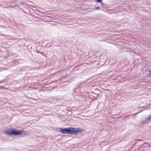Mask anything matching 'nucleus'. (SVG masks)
<instances>
[{"label": "nucleus", "instance_id": "f257e3e1", "mask_svg": "<svg viewBox=\"0 0 151 151\" xmlns=\"http://www.w3.org/2000/svg\"><path fill=\"white\" fill-rule=\"evenodd\" d=\"M5 133L7 134H14L22 136L29 134V133L23 130H15L12 129H9L6 130Z\"/></svg>", "mask_w": 151, "mask_h": 151}, {"label": "nucleus", "instance_id": "f03ea898", "mask_svg": "<svg viewBox=\"0 0 151 151\" xmlns=\"http://www.w3.org/2000/svg\"><path fill=\"white\" fill-rule=\"evenodd\" d=\"M70 134H75L78 132L83 133L84 132V130L80 128L75 127H70Z\"/></svg>", "mask_w": 151, "mask_h": 151}, {"label": "nucleus", "instance_id": "7ed1b4c3", "mask_svg": "<svg viewBox=\"0 0 151 151\" xmlns=\"http://www.w3.org/2000/svg\"><path fill=\"white\" fill-rule=\"evenodd\" d=\"M60 132L64 134H70V127L62 128L60 129Z\"/></svg>", "mask_w": 151, "mask_h": 151}, {"label": "nucleus", "instance_id": "20e7f679", "mask_svg": "<svg viewBox=\"0 0 151 151\" xmlns=\"http://www.w3.org/2000/svg\"><path fill=\"white\" fill-rule=\"evenodd\" d=\"M92 96L94 98H96L97 97V95L96 93H92Z\"/></svg>", "mask_w": 151, "mask_h": 151}, {"label": "nucleus", "instance_id": "39448f33", "mask_svg": "<svg viewBox=\"0 0 151 151\" xmlns=\"http://www.w3.org/2000/svg\"><path fill=\"white\" fill-rule=\"evenodd\" d=\"M151 119V115L149 117H148L146 119V122H144L143 123H147L148 122L147 120Z\"/></svg>", "mask_w": 151, "mask_h": 151}, {"label": "nucleus", "instance_id": "423d86ee", "mask_svg": "<svg viewBox=\"0 0 151 151\" xmlns=\"http://www.w3.org/2000/svg\"><path fill=\"white\" fill-rule=\"evenodd\" d=\"M149 74L148 75V76H151V71H149Z\"/></svg>", "mask_w": 151, "mask_h": 151}, {"label": "nucleus", "instance_id": "0eeeda50", "mask_svg": "<svg viewBox=\"0 0 151 151\" xmlns=\"http://www.w3.org/2000/svg\"><path fill=\"white\" fill-rule=\"evenodd\" d=\"M102 0H97L96 1L97 2H101V1Z\"/></svg>", "mask_w": 151, "mask_h": 151}, {"label": "nucleus", "instance_id": "6e6552de", "mask_svg": "<svg viewBox=\"0 0 151 151\" xmlns=\"http://www.w3.org/2000/svg\"><path fill=\"white\" fill-rule=\"evenodd\" d=\"M100 7V6L96 7V9H99Z\"/></svg>", "mask_w": 151, "mask_h": 151}, {"label": "nucleus", "instance_id": "1a4fd4ad", "mask_svg": "<svg viewBox=\"0 0 151 151\" xmlns=\"http://www.w3.org/2000/svg\"><path fill=\"white\" fill-rule=\"evenodd\" d=\"M40 53H41V54L42 53V52H40Z\"/></svg>", "mask_w": 151, "mask_h": 151}]
</instances>
